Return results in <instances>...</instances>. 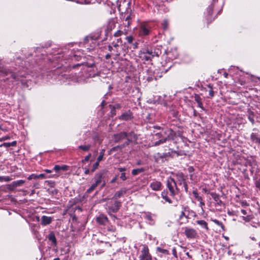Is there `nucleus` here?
Segmentation results:
<instances>
[{
    "mask_svg": "<svg viewBox=\"0 0 260 260\" xmlns=\"http://www.w3.org/2000/svg\"><path fill=\"white\" fill-rule=\"evenodd\" d=\"M162 133H157L155 135V136L159 140L154 143V146H158L173 140L176 135V133L171 128H167L165 130L162 129Z\"/></svg>",
    "mask_w": 260,
    "mask_h": 260,
    "instance_id": "nucleus-1",
    "label": "nucleus"
},
{
    "mask_svg": "<svg viewBox=\"0 0 260 260\" xmlns=\"http://www.w3.org/2000/svg\"><path fill=\"white\" fill-rule=\"evenodd\" d=\"M167 187L172 196H175L179 192V189L177 187L176 183L174 178L170 177L167 180Z\"/></svg>",
    "mask_w": 260,
    "mask_h": 260,
    "instance_id": "nucleus-2",
    "label": "nucleus"
},
{
    "mask_svg": "<svg viewBox=\"0 0 260 260\" xmlns=\"http://www.w3.org/2000/svg\"><path fill=\"white\" fill-rule=\"evenodd\" d=\"M139 260H152V256L149 253L148 247L146 245L143 246L141 251Z\"/></svg>",
    "mask_w": 260,
    "mask_h": 260,
    "instance_id": "nucleus-3",
    "label": "nucleus"
},
{
    "mask_svg": "<svg viewBox=\"0 0 260 260\" xmlns=\"http://www.w3.org/2000/svg\"><path fill=\"white\" fill-rule=\"evenodd\" d=\"M108 204V213L110 215H111L112 213L117 212L121 206V202L120 201H115L113 204H111L110 203Z\"/></svg>",
    "mask_w": 260,
    "mask_h": 260,
    "instance_id": "nucleus-4",
    "label": "nucleus"
},
{
    "mask_svg": "<svg viewBox=\"0 0 260 260\" xmlns=\"http://www.w3.org/2000/svg\"><path fill=\"white\" fill-rule=\"evenodd\" d=\"M184 233L188 239H196L198 236L196 230L188 227L185 228Z\"/></svg>",
    "mask_w": 260,
    "mask_h": 260,
    "instance_id": "nucleus-5",
    "label": "nucleus"
},
{
    "mask_svg": "<svg viewBox=\"0 0 260 260\" xmlns=\"http://www.w3.org/2000/svg\"><path fill=\"white\" fill-rule=\"evenodd\" d=\"M171 155V152L164 153L161 154L160 153H157L154 155V158L157 162H164V158H166Z\"/></svg>",
    "mask_w": 260,
    "mask_h": 260,
    "instance_id": "nucleus-6",
    "label": "nucleus"
},
{
    "mask_svg": "<svg viewBox=\"0 0 260 260\" xmlns=\"http://www.w3.org/2000/svg\"><path fill=\"white\" fill-rule=\"evenodd\" d=\"M107 170H103L96 173L94 177V183L98 185H99L102 182V178L103 175L106 174Z\"/></svg>",
    "mask_w": 260,
    "mask_h": 260,
    "instance_id": "nucleus-7",
    "label": "nucleus"
},
{
    "mask_svg": "<svg viewBox=\"0 0 260 260\" xmlns=\"http://www.w3.org/2000/svg\"><path fill=\"white\" fill-rule=\"evenodd\" d=\"M133 118V113L128 110L125 112L123 113L119 117L118 119L121 120L128 121Z\"/></svg>",
    "mask_w": 260,
    "mask_h": 260,
    "instance_id": "nucleus-8",
    "label": "nucleus"
},
{
    "mask_svg": "<svg viewBox=\"0 0 260 260\" xmlns=\"http://www.w3.org/2000/svg\"><path fill=\"white\" fill-rule=\"evenodd\" d=\"M150 29L145 24L140 26L139 30V34L140 36L144 37L149 34Z\"/></svg>",
    "mask_w": 260,
    "mask_h": 260,
    "instance_id": "nucleus-9",
    "label": "nucleus"
},
{
    "mask_svg": "<svg viewBox=\"0 0 260 260\" xmlns=\"http://www.w3.org/2000/svg\"><path fill=\"white\" fill-rule=\"evenodd\" d=\"M251 141L256 144L260 145V135L258 132H252L250 134Z\"/></svg>",
    "mask_w": 260,
    "mask_h": 260,
    "instance_id": "nucleus-10",
    "label": "nucleus"
},
{
    "mask_svg": "<svg viewBox=\"0 0 260 260\" xmlns=\"http://www.w3.org/2000/svg\"><path fill=\"white\" fill-rule=\"evenodd\" d=\"M128 136V133L126 132H120L114 135V139L115 142H119L121 140L125 139Z\"/></svg>",
    "mask_w": 260,
    "mask_h": 260,
    "instance_id": "nucleus-11",
    "label": "nucleus"
},
{
    "mask_svg": "<svg viewBox=\"0 0 260 260\" xmlns=\"http://www.w3.org/2000/svg\"><path fill=\"white\" fill-rule=\"evenodd\" d=\"M210 196L213 199L214 201L216 202V204L218 206H224V204L223 202L220 200V196L216 192H212L210 193Z\"/></svg>",
    "mask_w": 260,
    "mask_h": 260,
    "instance_id": "nucleus-12",
    "label": "nucleus"
},
{
    "mask_svg": "<svg viewBox=\"0 0 260 260\" xmlns=\"http://www.w3.org/2000/svg\"><path fill=\"white\" fill-rule=\"evenodd\" d=\"M47 238L51 242V245L53 246H56L57 244V239L55 234L53 231H50L47 236Z\"/></svg>",
    "mask_w": 260,
    "mask_h": 260,
    "instance_id": "nucleus-13",
    "label": "nucleus"
},
{
    "mask_svg": "<svg viewBox=\"0 0 260 260\" xmlns=\"http://www.w3.org/2000/svg\"><path fill=\"white\" fill-rule=\"evenodd\" d=\"M150 187L154 191H158L161 189V183L159 181H154L150 183Z\"/></svg>",
    "mask_w": 260,
    "mask_h": 260,
    "instance_id": "nucleus-14",
    "label": "nucleus"
},
{
    "mask_svg": "<svg viewBox=\"0 0 260 260\" xmlns=\"http://www.w3.org/2000/svg\"><path fill=\"white\" fill-rule=\"evenodd\" d=\"M96 221L100 224L105 225L108 222V219L106 215L101 214L96 217Z\"/></svg>",
    "mask_w": 260,
    "mask_h": 260,
    "instance_id": "nucleus-15",
    "label": "nucleus"
},
{
    "mask_svg": "<svg viewBox=\"0 0 260 260\" xmlns=\"http://www.w3.org/2000/svg\"><path fill=\"white\" fill-rule=\"evenodd\" d=\"M53 221V219L51 217L43 215L41 217V223L42 225L45 226L50 224Z\"/></svg>",
    "mask_w": 260,
    "mask_h": 260,
    "instance_id": "nucleus-16",
    "label": "nucleus"
},
{
    "mask_svg": "<svg viewBox=\"0 0 260 260\" xmlns=\"http://www.w3.org/2000/svg\"><path fill=\"white\" fill-rule=\"evenodd\" d=\"M213 6L212 4L211 5L209 6V7L207 8V19L208 21V24L211 22L214 19V18H212L211 16L213 12Z\"/></svg>",
    "mask_w": 260,
    "mask_h": 260,
    "instance_id": "nucleus-17",
    "label": "nucleus"
},
{
    "mask_svg": "<svg viewBox=\"0 0 260 260\" xmlns=\"http://www.w3.org/2000/svg\"><path fill=\"white\" fill-rule=\"evenodd\" d=\"M179 181H180V184L182 183L183 184V186L184 187V190L186 192H188V187L186 182H185V179L184 178V176L183 173H180L179 175Z\"/></svg>",
    "mask_w": 260,
    "mask_h": 260,
    "instance_id": "nucleus-18",
    "label": "nucleus"
},
{
    "mask_svg": "<svg viewBox=\"0 0 260 260\" xmlns=\"http://www.w3.org/2000/svg\"><path fill=\"white\" fill-rule=\"evenodd\" d=\"M24 182L25 181L23 180L13 181L11 183L10 186L12 187V189H14L18 186H22L24 183Z\"/></svg>",
    "mask_w": 260,
    "mask_h": 260,
    "instance_id": "nucleus-19",
    "label": "nucleus"
},
{
    "mask_svg": "<svg viewBox=\"0 0 260 260\" xmlns=\"http://www.w3.org/2000/svg\"><path fill=\"white\" fill-rule=\"evenodd\" d=\"M126 191L127 189L126 188H122L115 192L113 198H114L115 199L119 198L122 195L126 193Z\"/></svg>",
    "mask_w": 260,
    "mask_h": 260,
    "instance_id": "nucleus-20",
    "label": "nucleus"
},
{
    "mask_svg": "<svg viewBox=\"0 0 260 260\" xmlns=\"http://www.w3.org/2000/svg\"><path fill=\"white\" fill-rule=\"evenodd\" d=\"M140 57L142 58V60H145L146 61L151 60L152 58L154 57L155 55H148L147 54L141 53H140Z\"/></svg>",
    "mask_w": 260,
    "mask_h": 260,
    "instance_id": "nucleus-21",
    "label": "nucleus"
},
{
    "mask_svg": "<svg viewBox=\"0 0 260 260\" xmlns=\"http://www.w3.org/2000/svg\"><path fill=\"white\" fill-rule=\"evenodd\" d=\"M69 167L68 166H66V165H62L61 166H60L59 165H55L54 168H53V170L56 172H59L60 170H62V171H67Z\"/></svg>",
    "mask_w": 260,
    "mask_h": 260,
    "instance_id": "nucleus-22",
    "label": "nucleus"
},
{
    "mask_svg": "<svg viewBox=\"0 0 260 260\" xmlns=\"http://www.w3.org/2000/svg\"><path fill=\"white\" fill-rule=\"evenodd\" d=\"M167 190H164L161 192V197L167 202L171 204L172 203V200L168 197Z\"/></svg>",
    "mask_w": 260,
    "mask_h": 260,
    "instance_id": "nucleus-23",
    "label": "nucleus"
},
{
    "mask_svg": "<svg viewBox=\"0 0 260 260\" xmlns=\"http://www.w3.org/2000/svg\"><path fill=\"white\" fill-rule=\"evenodd\" d=\"M194 100L198 103V106L201 109H204L203 105L202 102V99L199 95L195 94Z\"/></svg>",
    "mask_w": 260,
    "mask_h": 260,
    "instance_id": "nucleus-24",
    "label": "nucleus"
},
{
    "mask_svg": "<svg viewBox=\"0 0 260 260\" xmlns=\"http://www.w3.org/2000/svg\"><path fill=\"white\" fill-rule=\"evenodd\" d=\"M140 53L147 54L148 55H155V52H153L152 50H150L148 48H143Z\"/></svg>",
    "mask_w": 260,
    "mask_h": 260,
    "instance_id": "nucleus-25",
    "label": "nucleus"
},
{
    "mask_svg": "<svg viewBox=\"0 0 260 260\" xmlns=\"http://www.w3.org/2000/svg\"><path fill=\"white\" fill-rule=\"evenodd\" d=\"M197 223L200 225H201L202 228L205 229L206 230H208V226L207 223L204 220H197Z\"/></svg>",
    "mask_w": 260,
    "mask_h": 260,
    "instance_id": "nucleus-26",
    "label": "nucleus"
},
{
    "mask_svg": "<svg viewBox=\"0 0 260 260\" xmlns=\"http://www.w3.org/2000/svg\"><path fill=\"white\" fill-rule=\"evenodd\" d=\"M122 148H123V145H117L113 147L110 149L109 154H110L111 153L114 151H121Z\"/></svg>",
    "mask_w": 260,
    "mask_h": 260,
    "instance_id": "nucleus-27",
    "label": "nucleus"
},
{
    "mask_svg": "<svg viewBox=\"0 0 260 260\" xmlns=\"http://www.w3.org/2000/svg\"><path fill=\"white\" fill-rule=\"evenodd\" d=\"M38 179L41 178V179H44L46 178H56L58 177V175L56 174H51L48 176H46L44 174H40L39 175H38Z\"/></svg>",
    "mask_w": 260,
    "mask_h": 260,
    "instance_id": "nucleus-28",
    "label": "nucleus"
},
{
    "mask_svg": "<svg viewBox=\"0 0 260 260\" xmlns=\"http://www.w3.org/2000/svg\"><path fill=\"white\" fill-rule=\"evenodd\" d=\"M254 113L252 111H248V118L252 124H254L255 121L254 119Z\"/></svg>",
    "mask_w": 260,
    "mask_h": 260,
    "instance_id": "nucleus-29",
    "label": "nucleus"
},
{
    "mask_svg": "<svg viewBox=\"0 0 260 260\" xmlns=\"http://www.w3.org/2000/svg\"><path fill=\"white\" fill-rule=\"evenodd\" d=\"M145 171L144 169L143 168H138L136 169H133L132 172V174L134 176H136L140 173H142Z\"/></svg>",
    "mask_w": 260,
    "mask_h": 260,
    "instance_id": "nucleus-30",
    "label": "nucleus"
},
{
    "mask_svg": "<svg viewBox=\"0 0 260 260\" xmlns=\"http://www.w3.org/2000/svg\"><path fill=\"white\" fill-rule=\"evenodd\" d=\"M91 145L90 144L80 145L78 146V148L81 149L84 151H88L91 148Z\"/></svg>",
    "mask_w": 260,
    "mask_h": 260,
    "instance_id": "nucleus-31",
    "label": "nucleus"
},
{
    "mask_svg": "<svg viewBox=\"0 0 260 260\" xmlns=\"http://www.w3.org/2000/svg\"><path fill=\"white\" fill-rule=\"evenodd\" d=\"M17 144V142L14 141L11 143H4L3 144L1 145V146H5L6 147H10L11 146H16Z\"/></svg>",
    "mask_w": 260,
    "mask_h": 260,
    "instance_id": "nucleus-32",
    "label": "nucleus"
},
{
    "mask_svg": "<svg viewBox=\"0 0 260 260\" xmlns=\"http://www.w3.org/2000/svg\"><path fill=\"white\" fill-rule=\"evenodd\" d=\"M212 220L216 225L220 226L223 231H225V227H224V225L223 224V223L221 221H219V220H218L217 219H213Z\"/></svg>",
    "mask_w": 260,
    "mask_h": 260,
    "instance_id": "nucleus-33",
    "label": "nucleus"
},
{
    "mask_svg": "<svg viewBox=\"0 0 260 260\" xmlns=\"http://www.w3.org/2000/svg\"><path fill=\"white\" fill-rule=\"evenodd\" d=\"M132 138V141H133V140L136 141V140H137V135L134 133V132H130L129 133H128V136H127V137L126 138Z\"/></svg>",
    "mask_w": 260,
    "mask_h": 260,
    "instance_id": "nucleus-34",
    "label": "nucleus"
},
{
    "mask_svg": "<svg viewBox=\"0 0 260 260\" xmlns=\"http://www.w3.org/2000/svg\"><path fill=\"white\" fill-rule=\"evenodd\" d=\"M156 250L158 252L164 253L165 254H167V255L169 254V252L167 249H162V248L158 247H157Z\"/></svg>",
    "mask_w": 260,
    "mask_h": 260,
    "instance_id": "nucleus-35",
    "label": "nucleus"
},
{
    "mask_svg": "<svg viewBox=\"0 0 260 260\" xmlns=\"http://www.w3.org/2000/svg\"><path fill=\"white\" fill-rule=\"evenodd\" d=\"M208 87L210 89L209 94L210 98H213L214 96V92L213 90L212 86L211 84L207 85Z\"/></svg>",
    "mask_w": 260,
    "mask_h": 260,
    "instance_id": "nucleus-36",
    "label": "nucleus"
},
{
    "mask_svg": "<svg viewBox=\"0 0 260 260\" xmlns=\"http://www.w3.org/2000/svg\"><path fill=\"white\" fill-rule=\"evenodd\" d=\"M104 153H105V149L101 150V152H100V155L98 157L96 160L100 162L103 158V156L104 155Z\"/></svg>",
    "mask_w": 260,
    "mask_h": 260,
    "instance_id": "nucleus-37",
    "label": "nucleus"
},
{
    "mask_svg": "<svg viewBox=\"0 0 260 260\" xmlns=\"http://www.w3.org/2000/svg\"><path fill=\"white\" fill-rule=\"evenodd\" d=\"M100 161L96 160V161L93 165L92 168L91 170V172H94L99 167Z\"/></svg>",
    "mask_w": 260,
    "mask_h": 260,
    "instance_id": "nucleus-38",
    "label": "nucleus"
},
{
    "mask_svg": "<svg viewBox=\"0 0 260 260\" xmlns=\"http://www.w3.org/2000/svg\"><path fill=\"white\" fill-rule=\"evenodd\" d=\"M188 207L186 206V207H184L183 208V210L182 211L180 215H179V219H182L183 217L184 216H186V214H185V212L186 211V209H188Z\"/></svg>",
    "mask_w": 260,
    "mask_h": 260,
    "instance_id": "nucleus-39",
    "label": "nucleus"
},
{
    "mask_svg": "<svg viewBox=\"0 0 260 260\" xmlns=\"http://www.w3.org/2000/svg\"><path fill=\"white\" fill-rule=\"evenodd\" d=\"M170 113L174 118H177L178 117V112L177 111L172 110L170 111Z\"/></svg>",
    "mask_w": 260,
    "mask_h": 260,
    "instance_id": "nucleus-40",
    "label": "nucleus"
},
{
    "mask_svg": "<svg viewBox=\"0 0 260 260\" xmlns=\"http://www.w3.org/2000/svg\"><path fill=\"white\" fill-rule=\"evenodd\" d=\"M11 178L9 176H2L0 177V180H3L6 182H9L11 180Z\"/></svg>",
    "mask_w": 260,
    "mask_h": 260,
    "instance_id": "nucleus-41",
    "label": "nucleus"
},
{
    "mask_svg": "<svg viewBox=\"0 0 260 260\" xmlns=\"http://www.w3.org/2000/svg\"><path fill=\"white\" fill-rule=\"evenodd\" d=\"M127 141L125 142L123 144H121V145H123V148L125 147L126 146H127L129 145L130 142H132V138H127Z\"/></svg>",
    "mask_w": 260,
    "mask_h": 260,
    "instance_id": "nucleus-42",
    "label": "nucleus"
},
{
    "mask_svg": "<svg viewBox=\"0 0 260 260\" xmlns=\"http://www.w3.org/2000/svg\"><path fill=\"white\" fill-rule=\"evenodd\" d=\"M27 179L28 180H31V179H38V175L37 174H32L30 175H29Z\"/></svg>",
    "mask_w": 260,
    "mask_h": 260,
    "instance_id": "nucleus-43",
    "label": "nucleus"
},
{
    "mask_svg": "<svg viewBox=\"0 0 260 260\" xmlns=\"http://www.w3.org/2000/svg\"><path fill=\"white\" fill-rule=\"evenodd\" d=\"M192 193L194 195V197L197 200H201V197L199 196L198 191L196 190H194L192 191Z\"/></svg>",
    "mask_w": 260,
    "mask_h": 260,
    "instance_id": "nucleus-44",
    "label": "nucleus"
},
{
    "mask_svg": "<svg viewBox=\"0 0 260 260\" xmlns=\"http://www.w3.org/2000/svg\"><path fill=\"white\" fill-rule=\"evenodd\" d=\"M243 219L246 222H249L252 219V217L250 215H247L246 216H242Z\"/></svg>",
    "mask_w": 260,
    "mask_h": 260,
    "instance_id": "nucleus-45",
    "label": "nucleus"
},
{
    "mask_svg": "<svg viewBox=\"0 0 260 260\" xmlns=\"http://www.w3.org/2000/svg\"><path fill=\"white\" fill-rule=\"evenodd\" d=\"M125 39L126 40V41H127V42L129 44H131L132 43L133 40H134V38L132 36H127L125 38Z\"/></svg>",
    "mask_w": 260,
    "mask_h": 260,
    "instance_id": "nucleus-46",
    "label": "nucleus"
},
{
    "mask_svg": "<svg viewBox=\"0 0 260 260\" xmlns=\"http://www.w3.org/2000/svg\"><path fill=\"white\" fill-rule=\"evenodd\" d=\"M122 34H123L122 31L118 30L114 33V36L115 37H118L119 36H121Z\"/></svg>",
    "mask_w": 260,
    "mask_h": 260,
    "instance_id": "nucleus-47",
    "label": "nucleus"
},
{
    "mask_svg": "<svg viewBox=\"0 0 260 260\" xmlns=\"http://www.w3.org/2000/svg\"><path fill=\"white\" fill-rule=\"evenodd\" d=\"M91 154L89 153L87 156H86L85 157L84 159L82 160V162H85L86 161H88L89 158L91 157Z\"/></svg>",
    "mask_w": 260,
    "mask_h": 260,
    "instance_id": "nucleus-48",
    "label": "nucleus"
},
{
    "mask_svg": "<svg viewBox=\"0 0 260 260\" xmlns=\"http://www.w3.org/2000/svg\"><path fill=\"white\" fill-rule=\"evenodd\" d=\"M46 182L47 183V184L50 186V187H54L55 185V182L50 180H47L46 181Z\"/></svg>",
    "mask_w": 260,
    "mask_h": 260,
    "instance_id": "nucleus-49",
    "label": "nucleus"
},
{
    "mask_svg": "<svg viewBox=\"0 0 260 260\" xmlns=\"http://www.w3.org/2000/svg\"><path fill=\"white\" fill-rule=\"evenodd\" d=\"M120 178L123 181L127 179L126 177L125 176V173L124 172L121 173L120 176Z\"/></svg>",
    "mask_w": 260,
    "mask_h": 260,
    "instance_id": "nucleus-50",
    "label": "nucleus"
},
{
    "mask_svg": "<svg viewBox=\"0 0 260 260\" xmlns=\"http://www.w3.org/2000/svg\"><path fill=\"white\" fill-rule=\"evenodd\" d=\"M163 28L166 29L168 27V23L167 21L164 20L162 23Z\"/></svg>",
    "mask_w": 260,
    "mask_h": 260,
    "instance_id": "nucleus-51",
    "label": "nucleus"
},
{
    "mask_svg": "<svg viewBox=\"0 0 260 260\" xmlns=\"http://www.w3.org/2000/svg\"><path fill=\"white\" fill-rule=\"evenodd\" d=\"M121 105L120 104H115L114 106H113V108H114L115 109H119L121 108Z\"/></svg>",
    "mask_w": 260,
    "mask_h": 260,
    "instance_id": "nucleus-52",
    "label": "nucleus"
},
{
    "mask_svg": "<svg viewBox=\"0 0 260 260\" xmlns=\"http://www.w3.org/2000/svg\"><path fill=\"white\" fill-rule=\"evenodd\" d=\"M187 170H188V172L189 173H192L194 171V169L193 167H191V166L189 167Z\"/></svg>",
    "mask_w": 260,
    "mask_h": 260,
    "instance_id": "nucleus-53",
    "label": "nucleus"
},
{
    "mask_svg": "<svg viewBox=\"0 0 260 260\" xmlns=\"http://www.w3.org/2000/svg\"><path fill=\"white\" fill-rule=\"evenodd\" d=\"M172 253L173 254V255L177 257V251H176V248H174L172 250Z\"/></svg>",
    "mask_w": 260,
    "mask_h": 260,
    "instance_id": "nucleus-54",
    "label": "nucleus"
},
{
    "mask_svg": "<svg viewBox=\"0 0 260 260\" xmlns=\"http://www.w3.org/2000/svg\"><path fill=\"white\" fill-rule=\"evenodd\" d=\"M117 169L119 172L121 173L124 172L126 171L125 168H118Z\"/></svg>",
    "mask_w": 260,
    "mask_h": 260,
    "instance_id": "nucleus-55",
    "label": "nucleus"
},
{
    "mask_svg": "<svg viewBox=\"0 0 260 260\" xmlns=\"http://www.w3.org/2000/svg\"><path fill=\"white\" fill-rule=\"evenodd\" d=\"M117 177H118V176L116 175L114 178H113L111 181V183H114L117 179Z\"/></svg>",
    "mask_w": 260,
    "mask_h": 260,
    "instance_id": "nucleus-56",
    "label": "nucleus"
},
{
    "mask_svg": "<svg viewBox=\"0 0 260 260\" xmlns=\"http://www.w3.org/2000/svg\"><path fill=\"white\" fill-rule=\"evenodd\" d=\"M84 173L85 174H88L89 173L90 170L88 168H84Z\"/></svg>",
    "mask_w": 260,
    "mask_h": 260,
    "instance_id": "nucleus-57",
    "label": "nucleus"
},
{
    "mask_svg": "<svg viewBox=\"0 0 260 260\" xmlns=\"http://www.w3.org/2000/svg\"><path fill=\"white\" fill-rule=\"evenodd\" d=\"M111 113H112V114L113 115H116V109H115L113 107H112V108L111 109Z\"/></svg>",
    "mask_w": 260,
    "mask_h": 260,
    "instance_id": "nucleus-58",
    "label": "nucleus"
},
{
    "mask_svg": "<svg viewBox=\"0 0 260 260\" xmlns=\"http://www.w3.org/2000/svg\"><path fill=\"white\" fill-rule=\"evenodd\" d=\"M198 201L200 202L201 206H204L205 205V203L203 201V200H202V198L201 197V200H198Z\"/></svg>",
    "mask_w": 260,
    "mask_h": 260,
    "instance_id": "nucleus-59",
    "label": "nucleus"
},
{
    "mask_svg": "<svg viewBox=\"0 0 260 260\" xmlns=\"http://www.w3.org/2000/svg\"><path fill=\"white\" fill-rule=\"evenodd\" d=\"M112 45H113V47H114L115 48H116V47L119 46V43H118L117 42H113L112 43Z\"/></svg>",
    "mask_w": 260,
    "mask_h": 260,
    "instance_id": "nucleus-60",
    "label": "nucleus"
},
{
    "mask_svg": "<svg viewBox=\"0 0 260 260\" xmlns=\"http://www.w3.org/2000/svg\"><path fill=\"white\" fill-rule=\"evenodd\" d=\"M10 139V137L9 136H5V137H3L1 139V141H4V140H8V139Z\"/></svg>",
    "mask_w": 260,
    "mask_h": 260,
    "instance_id": "nucleus-61",
    "label": "nucleus"
},
{
    "mask_svg": "<svg viewBox=\"0 0 260 260\" xmlns=\"http://www.w3.org/2000/svg\"><path fill=\"white\" fill-rule=\"evenodd\" d=\"M98 185V184L94 183L91 185V187H92V189H93V190H94Z\"/></svg>",
    "mask_w": 260,
    "mask_h": 260,
    "instance_id": "nucleus-62",
    "label": "nucleus"
},
{
    "mask_svg": "<svg viewBox=\"0 0 260 260\" xmlns=\"http://www.w3.org/2000/svg\"><path fill=\"white\" fill-rule=\"evenodd\" d=\"M98 185V184L94 183L91 185V187H92V189H93V190H94Z\"/></svg>",
    "mask_w": 260,
    "mask_h": 260,
    "instance_id": "nucleus-63",
    "label": "nucleus"
},
{
    "mask_svg": "<svg viewBox=\"0 0 260 260\" xmlns=\"http://www.w3.org/2000/svg\"><path fill=\"white\" fill-rule=\"evenodd\" d=\"M105 104H106V102L104 100H103L101 104V106L102 108H104Z\"/></svg>",
    "mask_w": 260,
    "mask_h": 260,
    "instance_id": "nucleus-64",
    "label": "nucleus"
}]
</instances>
